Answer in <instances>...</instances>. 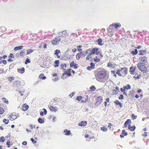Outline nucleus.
<instances>
[{
    "label": "nucleus",
    "mask_w": 149,
    "mask_h": 149,
    "mask_svg": "<svg viewBox=\"0 0 149 149\" xmlns=\"http://www.w3.org/2000/svg\"><path fill=\"white\" fill-rule=\"evenodd\" d=\"M31 140L32 141V142L34 144H35L37 143V141H35L34 140L33 138L31 139Z\"/></svg>",
    "instance_id": "052dcab7"
},
{
    "label": "nucleus",
    "mask_w": 149,
    "mask_h": 149,
    "mask_svg": "<svg viewBox=\"0 0 149 149\" xmlns=\"http://www.w3.org/2000/svg\"><path fill=\"white\" fill-rule=\"evenodd\" d=\"M102 40L101 38H99L96 40V42L97 44L100 46H102L104 44L102 43Z\"/></svg>",
    "instance_id": "f3484780"
},
{
    "label": "nucleus",
    "mask_w": 149,
    "mask_h": 149,
    "mask_svg": "<svg viewBox=\"0 0 149 149\" xmlns=\"http://www.w3.org/2000/svg\"><path fill=\"white\" fill-rule=\"evenodd\" d=\"M88 54V55L87 56L86 58V59L87 60H89L90 58H91L92 57V55H91L89 52Z\"/></svg>",
    "instance_id": "09e8293b"
},
{
    "label": "nucleus",
    "mask_w": 149,
    "mask_h": 149,
    "mask_svg": "<svg viewBox=\"0 0 149 149\" xmlns=\"http://www.w3.org/2000/svg\"><path fill=\"white\" fill-rule=\"evenodd\" d=\"M121 133L122 134L124 135V136H126L128 134L127 132H125V130H122Z\"/></svg>",
    "instance_id": "4c0bfd02"
},
{
    "label": "nucleus",
    "mask_w": 149,
    "mask_h": 149,
    "mask_svg": "<svg viewBox=\"0 0 149 149\" xmlns=\"http://www.w3.org/2000/svg\"><path fill=\"white\" fill-rule=\"evenodd\" d=\"M33 52V50L32 49H30L28 50L26 54H28L32 53Z\"/></svg>",
    "instance_id": "8fccbe9b"
},
{
    "label": "nucleus",
    "mask_w": 149,
    "mask_h": 149,
    "mask_svg": "<svg viewBox=\"0 0 149 149\" xmlns=\"http://www.w3.org/2000/svg\"><path fill=\"white\" fill-rule=\"evenodd\" d=\"M132 119L134 120L136 119L137 117V116H135L134 114H132Z\"/></svg>",
    "instance_id": "4d7b16f0"
},
{
    "label": "nucleus",
    "mask_w": 149,
    "mask_h": 149,
    "mask_svg": "<svg viewBox=\"0 0 149 149\" xmlns=\"http://www.w3.org/2000/svg\"><path fill=\"white\" fill-rule=\"evenodd\" d=\"M41 42L40 45H41V46L42 47L43 46V44H44V42L42 41V40H41V41H40V40H38V42Z\"/></svg>",
    "instance_id": "e2e57ef3"
},
{
    "label": "nucleus",
    "mask_w": 149,
    "mask_h": 149,
    "mask_svg": "<svg viewBox=\"0 0 149 149\" xmlns=\"http://www.w3.org/2000/svg\"><path fill=\"white\" fill-rule=\"evenodd\" d=\"M57 41L55 39L53 40L52 41V43L54 45H56L57 44Z\"/></svg>",
    "instance_id": "a18cd8bd"
},
{
    "label": "nucleus",
    "mask_w": 149,
    "mask_h": 149,
    "mask_svg": "<svg viewBox=\"0 0 149 149\" xmlns=\"http://www.w3.org/2000/svg\"><path fill=\"white\" fill-rule=\"evenodd\" d=\"M138 51L136 49H134V51H132L131 52V54H132L133 55H135L137 54L138 53Z\"/></svg>",
    "instance_id": "a878e982"
},
{
    "label": "nucleus",
    "mask_w": 149,
    "mask_h": 149,
    "mask_svg": "<svg viewBox=\"0 0 149 149\" xmlns=\"http://www.w3.org/2000/svg\"><path fill=\"white\" fill-rule=\"evenodd\" d=\"M102 97L101 96L98 97L96 99V102L95 105L97 106H98L100 104L101 102L102 101Z\"/></svg>",
    "instance_id": "39448f33"
},
{
    "label": "nucleus",
    "mask_w": 149,
    "mask_h": 149,
    "mask_svg": "<svg viewBox=\"0 0 149 149\" xmlns=\"http://www.w3.org/2000/svg\"><path fill=\"white\" fill-rule=\"evenodd\" d=\"M39 77L40 78L42 79H45L46 78V77L44 76V74L42 73L39 76Z\"/></svg>",
    "instance_id": "c85d7f7f"
},
{
    "label": "nucleus",
    "mask_w": 149,
    "mask_h": 149,
    "mask_svg": "<svg viewBox=\"0 0 149 149\" xmlns=\"http://www.w3.org/2000/svg\"><path fill=\"white\" fill-rule=\"evenodd\" d=\"M61 68L63 69L64 72L63 74V75L61 76V78L62 79H64L65 78H66L67 76H70L71 75V74L70 72V69H68L67 70H66L64 68V67L66 68L67 66H61Z\"/></svg>",
    "instance_id": "f03ea898"
},
{
    "label": "nucleus",
    "mask_w": 149,
    "mask_h": 149,
    "mask_svg": "<svg viewBox=\"0 0 149 149\" xmlns=\"http://www.w3.org/2000/svg\"><path fill=\"white\" fill-rule=\"evenodd\" d=\"M49 107L50 110L52 111H54L56 112L58 110V108L56 107H53L52 106H50Z\"/></svg>",
    "instance_id": "2eb2a0df"
},
{
    "label": "nucleus",
    "mask_w": 149,
    "mask_h": 149,
    "mask_svg": "<svg viewBox=\"0 0 149 149\" xmlns=\"http://www.w3.org/2000/svg\"><path fill=\"white\" fill-rule=\"evenodd\" d=\"M120 71L125 75L127 74L128 71L127 69L126 68H122L120 69Z\"/></svg>",
    "instance_id": "f8f14e48"
},
{
    "label": "nucleus",
    "mask_w": 149,
    "mask_h": 149,
    "mask_svg": "<svg viewBox=\"0 0 149 149\" xmlns=\"http://www.w3.org/2000/svg\"><path fill=\"white\" fill-rule=\"evenodd\" d=\"M131 128L130 129V130L131 131H134L136 129V127L135 126H132Z\"/></svg>",
    "instance_id": "603ef678"
},
{
    "label": "nucleus",
    "mask_w": 149,
    "mask_h": 149,
    "mask_svg": "<svg viewBox=\"0 0 149 149\" xmlns=\"http://www.w3.org/2000/svg\"><path fill=\"white\" fill-rule=\"evenodd\" d=\"M120 70H117L116 73H117V74H118V75L119 76H122V75H121V74H120Z\"/></svg>",
    "instance_id": "bf43d9fd"
},
{
    "label": "nucleus",
    "mask_w": 149,
    "mask_h": 149,
    "mask_svg": "<svg viewBox=\"0 0 149 149\" xmlns=\"http://www.w3.org/2000/svg\"><path fill=\"white\" fill-rule=\"evenodd\" d=\"M99 49L97 47H94L92 48L89 49H87L88 52L91 55L95 54L96 52L98 51Z\"/></svg>",
    "instance_id": "7ed1b4c3"
},
{
    "label": "nucleus",
    "mask_w": 149,
    "mask_h": 149,
    "mask_svg": "<svg viewBox=\"0 0 149 149\" xmlns=\"http://www.w3.org/2000/svg\"><path fill=\"white\" fill-rule=\"evenodd\" d=\"M114 24V23H113L111 25H110V26L107 28V29L108 32L109 33L112 31V29H113V25Z\"/></svg>",
    "instance_id": "dca6fc26"
},
{
    "label": "nucleus",
    "mask_w": 149,
    "mask_h": 149,
    "mask_svg": "<svg viewBox=\"0 0 149 149\" xmlns=\"http://www.w3.org/2000/svg\"><path fill=\"white\" fill-rule=\"evenodd\" d=\"M134 91H130L129 92V94H128L129 96H130L131 97H133L134 96Z\"/></svg>",
    "instance_id": "473e14b6"
},
{
    "label": "nucleus",
    "mask_w": 149,
    "mask_h": 149,
    "mask_svg": "<svg viewBox=\"0 0 149 149\" xmlns=\"http://www.w3.org/2000/svg\"><path fill=\"white\" fill-rule=\"evenodd\" d=\"M100 61V59L98 58L96 56H95L93 58L94 61L96 63L99 62Z\"/></svg>",
    "instance_id": "cd10ccee"
},
{
    "label": "nucleus",
    "mask_w": 149,
    "mask_h": 149,
    "mask_svg": "<svg viewBox=\"0 0 149 149\" xmlns=\"http://www.w3.org/2000/svg\"><path fill=\"white\" fill-rule=\"evenodd\" d=\"M18 72L19 73H23L24 72L25 69L24 68H22L17 69Z\"/></svg>",
    "instance_id": "412c9836"
},
{
    "label": "nucleus",
    "mask_w": 149,
    "mask_h": 149,
    "mask_svg": "<svg viewBox=\"0 0 149 149\" xmlns=\"http://www.w3.org/2000/svg\"><path fill=\"white\" fill-rule=\"evenodd\" d=\"M147 60V58L146 57L143 56V57H141V62L142 63L141 64L142 65H147L148 64Z\"/></svg>",
    "instance_id": "423d86ee"
},
{
    "label": "nucleus",
    "mask_w": 149,
    "mask_h": 149,
    "mask_svg": "<svg viewBox=\"0 0 149 149\" xmlns=\"http://www.w3.org/2000/svg\"><path fill=\"white\" fill-rule=\"evenodd\" d=\"M10 140H8L7 141L6 144L8 145V147H9L10 146Z\"/></svg>",
    "instance_id": "0e129e2a"
},
{
    "label": "nucleus",
    "mask_w": 149,
    "mask_h": 149,
    "mask_svg": "<svg viewBox=\"0 0 149 149\" xmlns=\"http://www.w3.org/2000/svg\"><path fill=\"white\" fill-rule=\"evenodd\" d=\"M8 58H14V56L13 55V54H12V53H10V55L9 56H8Z\"/></svg>",
    "instance_id": "13d9d810"
},
{
    "label": "nucleus",
    "mask_w": 149,
    "mask_h": 149,
    "mask_svg": "<svg viewBox=\"0 0 149 149\" xmlns=\"http://www.w3.org/2000/svg\"><path fill=\"white\" fill-rule=\"evenodd\" d=\"M4 112V110L3 109L0 107V114H2Z\"/></svg>",
    "instance_id": "37998d69"
},
{
    "label": "nucleus",
    "mask_w": 149,
    "mask_h": 149,
    "mask_svg": "<svg viewBox=\"0 0 149 149\" xmlns=\"http://www.w3.org/2000/svg\"><path fill=\"white\" fill-rule=\"evenodd\" d=\"M43 110H44V112L41 111L40 112V114L41 116H43L44 115V113L45 115H46L47 113V111L45 109H43Z\"/></svg>",
    "instance_id": "4be33fe9"
},
{
    "label": "nucleus",
    "mask_w": 149,
    "mask_h": 149,
    "mask_svg": "<svg viewBox=\"0 0 149 149\" xmlns=\"http://www.w3.org/2000/svg\"><path fill=\"white\" fill-rule=\"evenodd\" d=\"M29 108V106L28 105H27L26 104H24L22 106V110L24 111L27 110Z\"/></svg>",
    "instance_id": "9d476101"
},
{
    "label": "nucleus",
    "mask_w": 149,
    "mask_h": 149,
    "mask_svg": "<svg viewBox=\"0 0 149 149\" xmlns=\"http://www.w3.org/2000/svg\"><path fill=\"white\" fill-rule=\"evenodd\" d=\"M54 54L56 56L58 55V54L60 52V51L58 49H56L55 51Z\"/></svg>",
    "instance_id": "49530a36"
},
{
    "label": "nucleus",
    "mask_w": 149,
    "mask_h": 149,
    "mask_svg": "<svg viewBox=\"0 0 149 149\" xmlns=\"http://www.w3.org/2000/svg\"><path fill=\"white\" fill-rule=\"evenodd\" d=\"M70 65H78L77 64L75 63L74 61H72L70 63Z\"/></svg>",
    "instance_id": "338daca9"
},
{
    "label": "nucleus",
    "mask_w": 149,
    "mask_h": 149,
    "mask_svg": "<svg viewBox=\"0 0 149 149\" xmlns=\"http://www.w3.org/2000/svg\"><path fill=\"white\" fill-rule=\"evenodd\" d=\"M23 47L22 46H20L18 47H16L14 48V50L15 51H17L20 50L22 49Z\"/></svg>",
    "instance_id": "393cba45"
},
{
    "label": "nucleus",
    "mask_w": 149,
    "mask_h": 149,
    "mask_svg": "<svg viewBox=\"0 0 149 149\" xmlns=\"http://www.w3.org/2000/svg\"><path fill=\"white\" fill-rule=\"evenodd\" d=\"M101 130L103 132H106L107 131L108 129L107 128H106L105 127H101Z\"/></svg>",
    "instance_id": "c9c22d12"
},
{
    "label": "nucleus",
    "mask_w": 149,
    "mask_h": 149,
    "mask_svg": "<svg viewBox=\"0 0 149 149\" xmlns=\"http://www.w3.org/2000/svg\"><path fill=\"white\" fill-rule=\"evenodd\" d=\"M136 68V67H135L134 68L132 66L131 67H130V73L131 74H133Z\"/></svg>",
    "instance_id": "ddd939ff"
},
{
    "label": "nucleus",
    "mask_w": 149,
    "mask_h": 149,
    "mask_svg": "<svg viewBox=\"0 0 149 149\" xmlns=\"http://www.w3.org/2000/svg\"><path fill=\"white\" fill-rule=\"evenodd\" d=\"M83 98L82 96L81 95H79L77 96L76 98V100L79 101H80Z\"/></svg>",
    "instance_id": "a19ab883"
},
{
    "label": "nucleus",
    "mask_w": 149,
    "mask_h": 149,
    "mask_svg": "<svg viewBox=\"0 0 149 149\" xmlns=\"http://www.w3.org/2000/svg\"><path fill=\"white\" fill-rule=\"evenodd\" d=\"M68 58V57L66 56H62L61 57V59L62 60H67Z\"/></svg>",
    "instance_id": "2f4dec72"
},
{
    "label": "nucleus",
    "mask_w": 149,
    "mask_h": 149,
    "mask_svg": "<svg viewBox=\"0 0 149 149\" xmlns=\"http://www.w3.org/2000/svg\"><path fill=\"white\" fill-rule=\"evenodd\" d=\"M139 69L144 73H146L148 71L149 68L148 69L145 66H137Z\"/></svg>",
    "instance_id": "20e7f679"
},
{
    "label": "nucleus",
    "mask_w": 149,
    "mask_h": 149,
    "mask_svg": "<svg viewBox=\"0 0 149 149\" xmlns=\"http://www.w3.org/2000/svg\"><path fill=\"white\" fill-rule=\"evenodd\" d=\"M80 54V52H79L76 55V58L77 60H79L81 57V55Z\"/></svg>",
    "instance_id": "72a5a7b5"
},
{
    "label": "nucleus",
    "mask_w": 149,
    "mask_h": 149,
    "mask_svg": "<svg viewBox=\"0 0 149 149\" xmlns=\"http://www.w3.org/2000/svg\"><path fill=\"white\" fill-rule=\"evenodd\" d=\"M59 61L58 60H56L54 63H55V65H59Z\"/></svg>",
    "instance_id": "6e6d98bb"
},
{
    "label": "nucleus",
    "mask_w": 149,
    "mask_h": 149,
    "mask_svg": "<svg viewBox=\"0 0 149 149\" xmlns=\"http://www.w3.org/2000/svg\"><path fill=\"white\" fill-rule=\"evenodd\" d=\"M114 103L117 105H118L120 103V102L118 100H116L114 102Z\"/></svg>",
    "instance_id": "774afa93"
},
{
    "label": "nucleus",
    "mask_w": 149,
    "mask_h": 149,
    "mask_svg": "<svg viewBox=\"0 0 149 149\" xmlns=\"http://www.w3.org/2000/svg\"><path fill=\"white\" fill-rule=\"evenodd\" d=\"M127 125L130 124L131 123V120L130 119H127L125 122Z\"/></svg>",
    "instance_id": "de8ad7c7"
},
{
    "label": "nucleus",
    "mask_w": 149,
    "mask_h": 149,
    "mask_svg": "<svg viewBox=\"0 0 149 149\" xmlns=\"http://www.w3.org/2000/svg\"><path fill=\"white\" fill-rule=\"evenodd\" d=\"M124 89H130L131 88V86L130 85L127 84V86H125L123 87Z\"/></svg>",
    "instance_id": "ea45409f"
},
{
    "label": "nucleus",
    "mask_w": 149,
    "mask_h": 149,
    "mask_svg": "<svg viewBox=\"0 0 149 149\" xmlns=\"http://www.w3.org/2000/svg\"><path fill=\"white\" fill-rule=\"evenodd\" d=\"M42 33L41 31H40L38 33V39H39L40 41L42 40L45 38V36H43L41 35Z\"/></svg>",
    "instance_id": "1a4fd4ad"
},
{
    "label": "nucleus",
    "mask_w": 149,
    "mask_h": 149,
    "mask_svg": "<svg viewBox=\"0 0 149 149\" xmlns=\"http://www.w3.org/2000/svg\"><path fill=\"white\" fill-rule=\"evenodd\" d=\"M19 93H20L21 95L22 96H27L28 93H27V91H22L21 92H19Z\"/></svg>",
    "instance_id": "6ab92c4d"
},
{
    "label": "nucleus",
    "mask_w": 149,
    "mask_h": 149,
    "mask_svg": "<svg viewBox=\"0 0 149 149\" xmlns=\"http://www.w3.org/2000/svg\"><path fill=\"white\" fill-rule=\"evenodd\" d=\"M61 37L62 38H63L64 37L63 36H59V37L56 36L55 38L56 40L57 41V42H60L61 40V38H59V37Z\"/></svg>",
    "instance_id": "c756f323"
},
{
    "label": "nucleus",
    "mask_w": 149,
    "mask_h": 149,
    "mask_svg": "<svg viewBox=\"0 0 149 149\" xmlns=\"http://www.w3.org/2000/svg\"><path fill=\"white\" fill-rule=\"evenodd\" d=\"M114 24L113 25L114 28L116 29H118L120 28L121 26V25L119 23H114Z\"/></svg>",
    "instance_id": "aec40b11"
},
{
    "label": "nucleus",
    "mask_w": 149,
    "mask_h": 149,
    "mask_svg": "<svg viewBox=\"0 0 149 149\" xmlns=\"http://www.w3.org/2000/svg\"><path fill=\"white\" fill-rule=\"evenodd\" d=\"M95 66H90L88 67L87 68H86L88 70H91L92 69H93L94 68Z\"/></svg>",
    "instance_id": "7c9ffc66"
},
{
    "label": "nucleus",
    "mask_w": 149,
    "mask_h": 149,
    "mask_svg": "<svg viewBox=\"0 0 149 149\" xmlns=\"http://www.w3.org/2000/svg\"><path fill=\"white\" fill-rule=\"evenodd\" d=\"M38 122L41 124L44 123V119L43 118H39L38 119Z\"/></svg>",
    "instance_id": "bb28decb"
},
{
    "label": "nucleus",
    "mask_w": 149,
    "mask_h": 149,
    "mask_svg": "<svg viewBox=\"0 0 149 149\" xmlns=\"http://www.w3.org/2000/svg\"><path fill=\"white\" fill-rule=\"evenodd\" d=\"M141 76V75L139 74L138 76H137L136 77H135V76H134L133 77V78L136 80V79H139V77Z\"/></svg>",
    "instance_id": "69168bd1"
},
{
    "label": "nucleus",
    "mask_w": 149,
    "mask_h": 149,
    "mask_svg": "<svg viewBox=\"0 0 149 149\" xmlns=\"http://www.w3.org/2000/svg\"><path fill=\"white\" fill-rule=\"evenodd\" d=\"M2 100H3V102L4 103H5L7 104H8V101L5 98V97L3 98L2 99Z\"/></svg>",
    "instance_id": "79ce46f5"
},
{
    "label": "nucleus",
    "mask_w": 149,
    "mask_h": 149,
    "mask_svg": "<svg viewBox=\"0 0 149 149\" xmlns=\"http://www.w3.org/2000/svg\"><path fill=\"white\" fill-rule=\"evenodd\" d=\"M64 132L65 133V134L66 135H69L70 134V130H68L65 129L64 131Z\"/></svg>",
    "instance_id": "b1692460"
},
{
    "label": "nucleus",
    "mask_w": 149,
    "mask_h": 149,
    "mask_svg": "<svg viewBox=\"0 0 149 149\" xmlns=\"http://www.w3.org/2000/svg\"><path fill=\"white\" fill-rule=\"evenodd\" d=\"M3 122L6 124H8L9 122V120L8 119H4L3 120Z\"/></svg>",
    "instance_id": "58836bf2"
},
{
    "label": "nucleus",
    "mask_w": 149,
    "mask_h": 149,
    "mask_svg": "<svg viewBox=\"0 0 149 149\" xmlns=\"http://www.w3.org/2000/svg\"><path fill=\"white\" fill-rule=\"evenodd\" d=\"M17 118L16 113H13L10 116V119L11 120H13Z\"/></svg>",
    "instance_id": "0eeeda50"
},
{
    "label": "nucleus",
    "mask_w": 149,
    "mask_h": 149,
    "mask_svg": "<svg viewBox=\"0 0 149 149\" xmlns=\"http://www.w3.org/2000/svg\"><path fill=\"white\" fill-rule=\"evenodd\" d=\"M112 93L113 95H116L118 94V92L115 89L113 90Z\"/></svg>",
    "instance_id": "864d4df0"
},
{
    "label": "nucleus",
    "mask_w": 149,
    "mask_h": 149,
    "mask_svg": "<svg viewBox=\"0 0 149 149\" xmlns=\"http://www.w3.org/2000/svg\"><path fill=\"white\" fill-rule=\"evenodd\" d=\"M90 91H94L96 89V88L94 86H92L90 87Z\"/></svg>",
    "instance_id": "f704fd0d"
},
{
    "label": "nucleus",
    "mask_w": 149,
    "mask_h": 149,
    "mask_svg": "<svg viewBox=\"0 0 149 149\" xmlns=\"http://www.w3.org/2000/svg\"><path fill=\"white\" fill-rule=\"evenodd\" d=\"M46 63H44V65H46L47 64V65H53V61L52 60H47V61H46Z\"/></svg>",
    "instance_id": "4468645a"
},
{
    "label": "nucleus",
    "mask_w": 149,
    "mask_h": 149,
    "mask_svg": "<svg viewBox=\"0 0 149 149\" xmlns=\"http://www.w3.org/2000/svg\"><path fill=\"white\" fill-rule=\"evenodd\" d=\"M8 79L9 81L11 82L14 79V78L13 77H9L8 78Z\"/></svg>",
    "instance_id": "c03bdc74"
},
{
    "label": "nucleus",
    "mask_w": 149,
    "mask_h": 149,
    "mask_svg": "<svg viewBox=\"0 0 149 149\" xmlns=\"http://www.w3.org/2000/svg\"><path fill=\"white\" fill-rule=\"evenodd\" d=\"M87 122L86 121H82L79 123V125L81 126H85Z\"/></svg>",
    "instance_id": "a211bd4d"
},
{
    "label": "nucleus",
    "mask_w": 149,
    "mask_h": 149,
    "mask_svg": "<svg viewBox=\"0 0 149 149\" xmlns=\"http://www.w3.org/2000/svg\"><path fill=\"white\" fill-rule=\"evenodd\" d=\"M5 139L4 138V137L3 136H2L0 138V142H3L5 141Z\"/></svg>",
    "instance_id": "3c124183"
},
{
    "label": "nucleus",
    "mask_w": 149,
    "mask_h": 149,
    "mask_svg": "<svg viewBox=\"0 0 149 149\" xmlns=\"http://www.w3.org/2000/svg\"><path fill=\"white\" fill-rule=\"evenodd\" d=\"M147 50L146 49L144 50H141L139 51V55H144L146 52Z\"/></svg>",
    "instance_id": "5701e85b"
},
{
    "label": "nucleus",
    "mask_w": 149,
    "mask_h": 149,
    "mask_svg": "<svg viewBox=\"0 0 149 149\" xmlns=\"http://www.w3.org/2000/svg\"><path fill=\"white\" fill-rule=\"evenodd\" d=\"M30 62V59L28 58H27L26 61H25V64H27V63H29Z\"/></svg>",
    "instance_id": "5fc2aeb1"
},
{
    "label": "nucleus",
    "mask_w": 149,
    "mask_h": 149,
    "mask_svg": "<svg viewBox=\"0 0 149 149\" xmlns=\"http://www.w3.org/2000/svg\"><path fill=\"white\" fill-rule=\"evenodd\" d=\"M79 52L81 55V58L84 57L87 54H88V51H87V49L86 50L85 52L83 51Z\"/></svg>",
    "instance_id": "9b49d317"
},
{
    "label": "nucleus",
    "mask_w": 149,
    "mask_h": 149,
    "mask_svg": "<svg viewBox=\"0 0 149 149\" xmlns=\"http://www.w3.org/2000/svg\"><path fill=\"white\" fill-rule=\"evenodd\" d=\"M21 82L18 81H15L13 83V85L14 87H16L21 85Z\"/></svg>",
    "instance_id": "6e6552de"
},
{
    "label": "nucleus",
    "mask_w": 149,
    "mask_h": 149,
    "mask_svg": "<svg viewBox=\"0 0 149 149\" xmlns=\"http://www.w3.org/2000/svg\"><path fill=\"white\" fill-rule=\"evenodd\" d=\"M118 98L119 100H123L124 99V96L123 95L121 94L120 95V96Z\"/></svg>",
    "instance_id": "680f3d73"
},
{
    "label": "nucleus",
    "mask_w": 149,
    "mask_h": 149,
    "mask_svg": "<svg viewBox=\"0 0 149 149\" xmlns=\"http://www.w3.org/2000/svg\"><path fill=\"white\" fill-rule=\"evenodd\" d=\"M95 75L96 79L99 81H102L103 79L105 80V81L109 78L107 71L103 68L97 69L96 71Z\"/></svg>",
    "instance_id": "f257e3e1"
},
{
    "label": "nucleus",
    "mask_w": 149,
    "mask_h": 149,
    "mask_svg": "<svg viewBox=\"0 0 149 149\" xmlns=\"http://www.w3.org/2000/svg\"><path fill=\"white\" fill-rule=\"evenodd\" d=\"M25 52L24 50H22L19 53L20 55L22 56H23Z\"/></svg>",
    "instance_id": "e433bc0d"
}]
</instances>
